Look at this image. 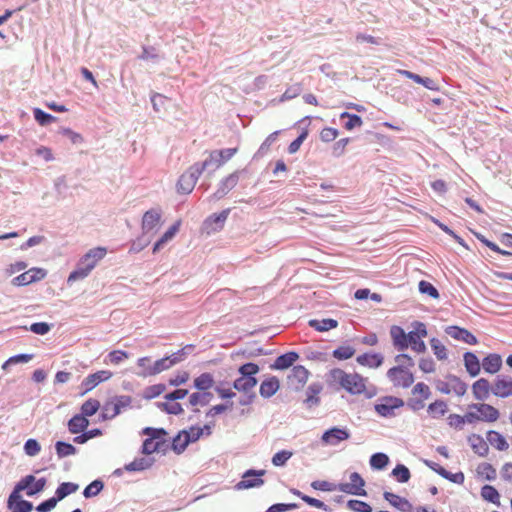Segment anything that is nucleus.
I'll list each match as a JSON object with an SVG mask.
<instances>
[{
  "label": "nucleus",
  "instance_id": "3c124183",
  "mask_svg": "<svg viewBox=\"0 0 512 512\" xmlns=\"http://www.w3.org/2000/svg\"><path fill=\"white\" fill-rule=\"evenodd\" d=\"M189 441L184 431L178 433V435L172 441V448L175 452L181 453L188 446Z\"/></svg>",
  "mask_w": 512,
  "mask_h": 512
},
{
  "label": "nucleus",
  "instance_id": "4c0bfd02",
  "mask_svg": "<svg viewBox=\"0 0 512 512\" xmlns=\"http://www.w3.org/2000/svg\"><path fill=\"white\" fill-rule=\"evenodd\" d=\"M137 368L139 371L137 375L142 378L151 377L152 376V361L148 356L141 357L137 360Z\"/></svg>",
  "mask_w": 512,
  "mask_h": 512
},
{
  "label": "nucleus",
  "instance_id": "4be33fe9",
  "mask_svg": "<svg viewBox=\"0 0 512 512\" xmlns=\"http://www.w3.org/2000/svg\"><path fill=\"white\" fill-rule=\"evenodd\" d=\"M492 387L488 380L481 378L472 385V392L476 400H485L489 397Z\"/></svg>",
  "mask_w": 512,
  "mask_h": 512
},
{
  "label": "nucleus",
  "instance_id": "58836bf2",
  "mask_svg": "<svg viewBox=\"0 0 512 512\" xmlns=\"http://www.w3.org/2000/svg\"><path fill=\"white\" fill-rule=\"evenodd\" d=\"M78 488H79L78 485L75 483H71V482L61 483L55 492V496L60 501V500L64 499L66 496L76 492L78 490Z\"/></svg>",
  "mask_w": 512,
  "mask_h": 512
},
{
  "label": "nucleus",
  "instance_id": "6e6552de",
  "mask_svg": "<svg viewBox=\"0 0 512 512\" xmlns=\"http://www.w3.org/2000/svg\"><path fill=\"white\" fill-rule=\"evenodd\" d=\"M337 491L355 496L367 495L365 490V480L357 472H352L349 475L348 482L337 484Z\"/></svg>",
  "mask_w": 512,
  "mask_h": 512
},
{
  "label": "nucleus",
  "instance_id": "f3484780",
  "mask_svg": "<svg viewBox=\"0 0 512 512\" xmlns=\"http://www.w3.org/2000/svg\"><path fill=\"white\" fill-rule=\"evenodd\" d=\"M404 329L400 326L393 325L390 328V336L394 347L398 351H403L408 348V337Z\"/></svg>",
  "mask_w": 512,
  "mask_h": 512
},
{
  "label": "nucleus",
  "instance_id": "7ed1b4c3",
  "mask_svg": "<svg viewBox=\"0 0 512 512\" xmlns=\"http://www.w3.org/2000/svg\"><path fill=\"white\" fill-rule=\"evenodd\" d=\"M106 254L107 249L105 247L99 246L90 249L80 258L76 269L68 276L67 282L71 284L77 280L86 278Z\"/></svg>",
  "mask_w": 512,
  "mask_h": 512
},
{
  "label": "nucleus",
  "instance_id": "774afa93",
  "mask_svg": "<svg viewBox=\"0 0 512 512\" xmlns=\"http://www.w3.org/2000/svg\"><path fill=\"white\" fill-rule=\"evenodd\" d=\"M292 456V452L287 450H282L277 452L272 457V463L274 466H283Z\"/></svg>",
  "mask_w": 512,
  "mask_h": 512
},
{
  "label": "nucleus",
  "instance_id": "e433bc0d",
  "mask_svg": "<svg viewBox=\"0 0 512 512\" xmlns=\"http://www.w3.org/2000/svg\"><path fill=\"white\" fill-rule=\"evenodd\" d=\"M237 182H238L237 173L230 174L221 182L215 195L218 198L223 197L229 190H231L233 187L236 186Z\"/></svg>",
  "mask_w": 512,
  "mask_h": 512
},
{
  "label": "nucleus",
  "instance_id": "473e14b6",
  "mask_svg": "<svg viewBox=\"0 0 512 512\" xmlns=\"http://www.w3.org/2000/svg\"><path fill=\"white\" fill-rule=\"evenodd\" d=\"M215 384L214 377L211 373L205 372L194 379V386L200 391L211 389Z\"/></svg>",
  "mask_w": 512,
  "mask_h": 512
},
{
  "label": "nucleus",
  "instance_id": "49530a36",
  "mask_svg": "<svg viewBox=\"0 0 512 512\" xmlns=\"http://www.w3.org/2000/svg\"><path fill=\"white\" fill-rule=\"evenodd\" d=\"M448 425L456 430H462L464 425L468 423L467 412L461 416L459 414H450L448 416Z\"/></svg>",
  "mask_w": 512,
  "mask_h": 512
},
{
  "label": "nucleus",
  "instance_id": "f704fd0d",
  "mask_svg": "<svg viewBox=\"0 0 512 512\" xmlns=\"http://www.w3.org/2000/svg\"><path fill=\"white\" fill-rule=\"evenodd\" d=\"M448 411V406L443 400H436L431 403L427 408V413L431 418L439 419L443 417Z\"/></svg>",
  "mask_w": 512,
  "mask_h": 512
},
{
  "label": "nucleus",
  "instance_id": "ddd939ff",
  "mask_svg": "<svg viewBox=\"0 0 512 512\" xmlns=\"http://www.w3.org/2000/svg\"><path fill=\"white\" fill-rule=\"evenodd\" d=\"M492 393L501 398H505L512 395V378L502 376L498 377L493 386Z\"/></svg>",
  "mask_w": 512,
  "mask_h": 512
},
{
  "label": "nucleus",
  "instance_id": "393cba45",
  "mask_svg": "<svg viewBox=\"0 0 512 512\" xmlns=\"http://www.w3.org/2000/svg\"><path fill=\"white\" fill-rule=\"evenodd\" d=\"M238 149L237 148H229V149H223L219 151H214L210 153L209 161L210 164L212 162H215L218 167L222 166L227 160L231 159L236 153Z\"/></svg>",
  "mask_w": 512,
  "mask_h": 512
},
{
  "label": "nucleus",
  "instance_id": "72a5a7b5",
  "mask_svg": "<svg viewBox=\"0 0 512 512\" xmlns=\"http://www.w3.org/2000/svg\"><path fill=\"white\" fill-rule=\"evenodd\" d=\"M257 385V379L255 377L242 376L237 378L233 387L240 392H249Z\"/></svg>",
  "mask_w": 512,
  "mask_h": 512
},
{
  "label": "nucleus",
  "instance_id": "680f3d73",
  "mask_svg": "<svg viewBox=\"0 0 512 512\" xmlns=\"http://www.w3.org/2000/svg\"><path fill=\"white\" fill-rule=\"evenodd\" d=\"M481 495L484 499L492 502V503H498L499 502V493L498 491L490 485H485L481 490Z\"/></svg>",
  "mask_w": 512,
  "mask_h": 512
},
{
  "label": "nucleus",
  "instance_id": "09e8293b",
  "mask_svg": "<svg viewBox=\"0 0 512 512\" xmlns=\"http://www.w3.org/2000/svg\"><path fill=\"white\" fill-rule=\"evenodd\" d=\"M392 475L397 479L400 483H406L409 481L411 474L409 469L403 465L398 464L393 470Z\"/></svg>",
  "mask_w": 512,
  "mask_h": 512
},
{
  "label": "nucleus",
  "instance_id": "a19ab883",
  "mask_svg": "<svg viewBox=\"0 0 512 512\" xmlns=\"http://www.w3.org/2000/svg\"><path fill=\"white\" fill-rule=\"evenodd\" d=\"M100 408V402L97 399L90 398L81 406V415L85 418L93 416Z\"/></svg>",
  "mask_w": 512,
  "mask_h": 512
},
{
  "label": "nucleus",
  "instance_id": "aec40b11",
  "mask_svg": "<svg viewBox=\"0 0 512 512\" xmlns=\"http://www.w3.org/2000/svg\"><path fill=\"white\" fill-rule=\"evenodd\" d=\"M412 394L415 397L419 396V399L414 400L413 408L420 409L424 407V401L430 398L431 390L428 385L419 382L413 387Z\"/></svg>",
  "mask_w": 512,
  "mask_h": 512
},
{
  "label": "nucleus",
  "instance_id": "9d476101",
  "mask_svg": "<svg viewBox=\"0 0 512 512\" xmlns=\"http://www.w3.org/2000/svg\"><path fill=\"white\" fill-rule=\"evenodd\" d=\"M145 435H148L149 438L145 439L142 445V452L144 454H152L157 451L159 448V443L155 441V439L159 438L161 435H165V431L163 429H154V428H145L143 430Z\"/></svg>",
  "mask_w": 512,
  "mask_h": 512
},
{
  "label": "nucleus",
  "instance_id": "37998d69",
  "mask_svg": "<svg viewBox=\"0 0 512 512\" xmlns=\"http://www.w3.org/2000/svg\"><path fill=\"white\" fill-rule=\"evenodd\" d=\"M229 209L223 210L219 214H214L206 220L207 225H215L213 230L221 229L229 215Z\"/></svg>",
  "mask_w": 512,
  "mask_h": 512
},
{
  "label": "nucleus",
  "instance_id": "4d7b16f0",
  "mask_svg": "<svg viewBox=\"0 0 512 512\" xmlns=\"http://www.w3.org/2000/svg\"><path fill=\"white\" fill-rule=\"evenodd\" d=\"M129 358V354L123 350H113L107 355V362L113 365H118L122 361Z\"/></svg>",
  "mask_w": 512,
  "mask_h": 512
},
{
  "label": "nucleus",
  "instance_id": "b1692460",
  "mask_svg": "<svg viewBox=\"0 0 512 512\" xmlns=\"http://www.w3.org/2000/svg\"><path fill=\"white\" fill-rule=\"evenodd\" d=\"M279 387L280 383L277 377L271 376L261 383L259 392L262 397L269 398L278 391Z\"/></svg>",
  "mask_w": 512,
  "mask_h": 512
},
{
  "label": "nucleus",
  "instance_id": "0e129e2a",
  "mask_svg": "<svg viewBox=\"0 0 512 512\" xmlns=\"http://www.w3.org/2000/svg\"><path fill=\"white\" fill-rule=\"evenodd\" d=\"M169 368H171V362L168 361L167 357L152 362V376H155Z\"/></svg>",
  "mask_w": 512,
  "mask_h": 512
},
{
  "label": "nucleus",
  "instance_id": "5fc2aeb1",
  "mask_svg": "<svg viewBox=\"0 0 512 512\" xmlns=\"http://www.w3.org/2000/svg\"><path fill=\"white\" fill-rule=\"evenodd\" d=\"M340 118H348V121L345 123V128L347 130H352L356 127H360L363 124V121L360 116L356 114H350L348 112H343L340 115Z\"/></svg>",
  "mask_w": 512,
  "mask_h": 512
},
{
  "label": "nucleus",
  "instance_id": "f03ea898",
  "mask_svg": "<svg viewBox=\"0 0 512 512\" xmlns=\"http://www.w3.org/2000/svg\"><path fill=\"white\" fill-rule=\"evenodd\" d=\"M397 366L387 371V378L396 388H408L414 382V375L411 368L414 366L413 359L407 354H398L395 356Z\"/></svg>",
  "mask_w": 512,
  "mask_h": 512
},
{
  "label": "nucleus",
  "instance_id": "2f4dec72",
  "mask_svg": "<svg viewBox=\"0 0 512 512\" xmlns=\"http://www.w3.org/2000/svg\"><path fill=\"white\" fill-rule=\"evenodd\" d=\"M88 425V419L82 416L81 414H77L69 420L68 430L72 434H78L80 432H83L88 427Z\"/></svg>",
  "mask_w": 512,
  "mask_h": 512
},
{
  "label": "nucleus",
  "instance_id": "338daca9",
  "mask_svg": "<svg viewBox=\"0 0 512 512\" xmlns=\"http://www.w3.org/2000/svg\"><path fill=\"white\" fill-rule=\"evenodd\" d=\"M33 358L32 354H19L10 357L2 366L3 369H6L10 365L18 364V363H27Z\"/></svg>",
  "mask_w": 512,
  "mask_h": 512
},
{
  "label": "nucleus",
  "instance_id": "423d86ee",
  "mask_svg": "<svg viewBox=\"0 0 512 512\" xmlns=\"http://www.w3.org/2000/svg\"><path fill=\"white\" fill-rule=\"evenodd\" d=\"M46 486V479L40 478L38 480L35 479L33 475H27L22 478L17 485L13 493L9 496L8 505L11 507L13 500L18 498V493L20 491L26 490V494L28 496H33L39 492H41Z\"/></svg>",
  "mask_w": 512,
  "mask_h": 512
},
{
  "label": "nucleus",
  "instance_id": "7c9ffc66",
  "mask_svg": "<svg viewBox=\"0 0 512 512\" xmlns=\"http://www.w3.org/2000/svg\"><path fill=\"white\" fill-rule=\"evenodd\" d=\"M487 441L495 449L499 451H506L509 448V444L506 439L498 432L490 430L487 433Z\"/></svg>",
  "mask_w": 512,
  "mask_h": 512
},
{
  "label": "nucleus",
  "instance_id": "603ef678",
  "mask_svg": "<svg viewBox=\"0 0 512 512\" xmlns=\"http://www.w3.org/2000/svg\"><path fill=\"white\" fill-rule=\"evenodd\" d=\"M33 114H34V118L35 120L41 125V126H45V125H48L52 122H55L56 121V117H54L53 115L51 114H48L46 112H44L43 110H41L40 108H35L33 110Z\"/></svg>",
  "mask_w": 512,
  "mask_h": 512
},
{
  "label": "nucleus",
  "instance_id": "a18cd8bd",
  "mask_svg": "<svg viewBox=\"0 0 512 512\" xmlns=\"http://www.w3.org/2000/svg\"><path fill=\"white\" fill-rule=\"evenodd\" d=\"M430 345L438 360L443 361L447 359V349L445 345L441 343L440 340L433 338L430 340Z\"/></svg>",
  "mask_w": 512,
  "mask_h": 512
},
{
  "label": "nucleus",
  "instance_id": "20e7f679",
  "mask_svg": "<svg viewBox=\"0 0 512 512\" xmlns=\"http://www.w3.org/2000/svg\"><path fill=\"white\" fill-rule=\"evenodd\" d=\"M500 417L498 409L486 403L471 404L468 406L467 418L468 423L473 424L476 422H496Z\"/></svg>",
  "mask_w": 512,
  "mask_h": 512
},
{
  "label": "nucleus",
  "instance_id": "f8f14e48",
  "mask_svg": "<svg viewBox=\"0 0 512 512\" xmlns=\"http://www.w3.org/2000/svg\"><path fill=\"white\" fill-rule=\"evenodd\" d=\"M309 371L301 365L294 366L288 376V383L295 389L302 388L308 380Z\"/></svg>",
  "mask_w": 512,
  "mask_h": 512
},
{
  "label": "nucleus",
  "instance_id": "bb28decb",
  "mask_svg": "<svg viewBox=\"0 0 512 512\" xmlns=\"http://www.w3.org/2000/svg\"><path fill=\"white\" fill-rule=\"evenodd\" d=\"M180 226L181 220H177L154 244L153 253L158 252L167 242L172 240L174 236L178 233Z\"/></svg>",
  "mask_w": 512,
  "mask_h": 512
},
{
  "label": "nucleus",
  "instance_id": "39448f33",
  "mask_svg": "<svg viewBox=\"0 0 512 512\" xmlns=\"http://www.w3.org/2000/svg\"><path fill=\"white\" fill-rule=\"evenodd\" d=\"M210 165L209 160L203 163H195L185 173H183L177 183V191L182 194H189L193 191L198 178L204 170Z\"/></svg>",
  "mask_w": 512,
  "mask_h": 512
},
{
  "label": "nucleus",
  "instance_id": "f257e3e1",
  "mask_svg": "<svg viewBox=\"0 0 512 512\" xmlns=\"http://www.w3.org/2000/svg\"><path fill=\"white\" fill-rule=\"evenodd\" d=\"M329 378L332 383L352 395L364 394L372 397L376 394V388L368 385V379L358 373H347L340 368H334L330 371Z\"/></svg>",
  "mask_w": 512,
  "mask_h": 512
},
{
  "label": "nucleus",
  "instance_id": "4468645a",
  "mask_svg": "<svg viewBox=\"0 0 512 512\" xmlns=\"http://www.w3.org/2000/svg\"><path fill=\"white\" fill-rule=\"evenodd\" d=\"M445 332L453 339L463 341L470 345L477 344V338L467 329L458 326H449Z\"/></svg>",
  "mask_w": 512,
  "mask_h": 512
},
{
  "label": "nucleus",
  "instance_id": "e2e57ef3",
  "mask_svg": "<svg viewBox=\"0 0 512 512\" xmlns=\"http://www.w3.org/2000/svg\"><path fill=\"white\" fill-rule=\"evenodd\" d=\"M419 291L422 294H427L433 299L439 298L438 290L428 281L422 280L419 282Z\"/></svg>",
  "mask_w": 512,
  "mask_h": 512
},
{
  "label": "nucleus",
  "instance_id": "c9c22d12",
  "mask_svg": "<svg viewBox=\"0 0 512 512\" xmlns=\"http://www.w3.org/2000/svg\"><path fill=\"white\" fill-rule=\"evenodd\" d=\"M309 326L319 332H325L336 328L338 326V322L331 318L322 320L312 319L309 321Z\"/></svg>",
  "mask_w": 512,
  "mask_h": 512
},
{
  "label": "nucleus",
  "instance_id": "052dcab7",
  "mask_svg": "<svg viewBox=\"0 0 512 512\" xmlns=\"http://www.w3.org/2000/svg\"><path fill=\"white\" fill-rule=\"evenodd\" d=\"M103 489V483L100 480H94L83 491L85 498H90L98 495Z\"/></svg>",
  "mask_w": 512,
  "mask_h": 512
},
{
  "label": "nucleus",
  "instance_id": "c03bdc74",
  "mask_svg": "<svg viewBox=\"0 0 512 512\" xmlns=\"http://www.w3.org/2000/svg\"><path fill=\"white\" fill-rule=\"evenodd\" d=\"M354 354L355 349L350 345L339 346L332 353L333 357L336 358L337 360H348L352 358Z\"/></svg>",
  "mask_w": 512,
  "mask_h": 512
},
{
  "label": "nucleus",
  "instance_id": "9b49d317",
  "mask_svg": "<svg viewBox=\"0 0 512 512\" xmlns=\"http://www.w3.org/2000/svg\"><path fill=\"white\" fill-rule=\"evenodd\" d=\"M265 474L264 470L255 471L248 470L242 477V480L237 483V489H249L253 487L261 486L264 481L261 479V476Z\"/></svg>",
  "mask_w": 512,
  "mask_h": 512
},
{
  "label": "nucleus",
  "instance_id": "6ab92c4d",
  "mask_svg": "<svg viewBox=\"0 0 512 512\" xmlns=\"http://www.w3.org/2000/svg\"><path fill=\"white\" fill-rule=\"evenodd\" d=\"M383 496L386 501H388L393 507L397 508L398 510L402 512L413 511L412 504L406 498H403L397 494L387 491L384 492Z\"/></svg>",
  "mask_w": 512,
  "mask_h": 512
},
{
  "label": "nucleus",
  "instance_id": "ea45409f",
  "mask_svg": "<svg viewBox=\"0 0 512 512\" xmlns=\"http://www.w3.org/2000/svg\"><path fill=\"white\" fill-rule=\"evenodd\" d=\"M292 492H293V494H295L296 496L301 498L308 505L318 508V509H323L325 511H330V508L324 502H322L316 498L310 497L308 495H305L302 492H300L299 490H293Z\"/></svg>",
  "mask_w": 512,
  "mask_h": 512
},
{
  "label": "nucleus",
  "instance_id": "1a4fd4ad",
  "mask_svg": "<svg viewBox=\"0 0 512 512\" xmlns=\"http://www.w3.org/2000/svg\"><path fill=\"white\" fill-rule=\"evenodd\" d=\"M404 404L403 400L393 396H385L378 400L375 404V411L383 416L389 417L394 414V410L402 407Z\"/></svg>",
  "mask_w": 512,
  "mask_h": 512
},
{
  "label": "nucleus",
  "instance_id": "c85d7f7f",
  "mask_svg": "<svg viewBox=\"0 0 512 512\" xmlns=\"http://www.w3.org/2000/svg\"><path fill=\"white\" fill-rule=\"evenodd\" d=\"M414 330L410 331L407 334L408 337V347L414 345L419 340L425 338L427 336L426 325L422 322H415L413 324Z\"/></svg>",
  "mask_w": 512,
  "mask_h": 512
},
{
  "label": "nucleus",
  "instance_id": "de8ad7c7",
  "mask_svg": "<svg viewBox=\"0 0 512 512\" xmlns=\"http://www.w3.org/2000/svg\"><path fill=\"white\" fill-rule=\"evenodd\" d=\"M389 462V458L384 453H375L370 458V465L373 469H384Z\"/></svg>",
  "mask_w": 512,
  "mask_h": 512
},
{
  "label": "nucleus",
  "instance_id": "2eb2a0df",
  "mask_svg": "<svg viewBox=\"0 0 512 512\" xmlns=\"http://www.w3.org/2000/svg\"><path fill=\"white\" fill-rule=\"evenodd\" d=\"M112 376H113V374L111 371L100 370L93 374L88 375L83 380L82 385L86 391H90V390L94 389L98 384L109 380Z\"/></svg>",
  "mask_w": 512,
  "mask_h": 512
},
{
  "label": "nucleus",
  "instance_id": "bf43d9fd",
  "mask_svg": "<svg viewBox=\"0 0 512 512\" xmlns=\"http://www.w3.org/2000/svg\"><path fill=\"white\" fill-rule=\"evenodd\" d=\"M166 390L165 384L159 383L147 387L144 391V398L153 399L164 393Z\"/></svg>",
  "mask_w": 512,
  "mask_h": 512
},
{
  "label": "nucleus",
  "instance_id": "0eeeda50",
  "mask_svg": "<svg viewBox=\"0 0 512 512\" xmlns=\"http://www.w3.org/2000/svg\"><path fill=\"white\" fill-rule=\"evenodd\" d=\"M436 388L443 394H455L457 396H463L467 391V385L454 375H448L443 380H438Z\"/></svg>",
  "mask_w": 512,
  "mask_h": 512
},
{
  "label": "nucleus",
  "instance_id": "a211bd4d",
  "mask_svg": "<svg viewBox=\"0 0 512 512\" xmlns=\"http://www.w3.org/2000/svg\"><path fill=\"white\" fill-rule=\"evenodd\" d=\"M161 221V213L157 210L151 209L144 213L142 218V230L144 233H149L157 228Z\"/></svg>",
  "mask_w": 512,
  "mask_h": 512
},
{
  "label": "nucleus",
  "instance_id": "13d9d810",
  "mask_svg": "<svg viewBox=\"0 0 512 512\" xmlns=\"http://www.w3.org/2000/svg\"><path fill=\"white\" fill-rule=\"evenodd\" d=\"M161 409L169 414L178 415L183 412L182 406L175 400H165L161 403Z\"/></svg>",
  "mask_w": 512,
  "mask_h": 512
},
{
  "label": "nucleus",
  "instance_id": "69168bd1",
  "mask_svg": "<svg viewBox=\"0 0 512 512\" xmlns=\"http://www.w3.org/2000/svg\"><path fill=\"white\" fill-rule=\"evenodd\" d=\"M338 135V130L333 127H325L320 131V139L326 143L334 141Z\"/></svg>",
  "mask_w": 512,
  "mask_h": 512
},
{
  "label": "nucleus",
  "instance_id": "79ce46f5",
  "mask_svg": "<svg viewBox=\"0 0 512 512\" xmlns=\"http://www.w3.org/2000/svg\"><path fill=\"white\" fill-rule=\"evenodd\" d=\"M477 473L479 476L486 480H495L497 477L496 469L490 463H481L477 467Z\"/></svg>",
  "mask_w": 512,
  "mask_h": 512
},
{
  "label": "nucleus",
  "instance_id": "5701e85b",
  "mask_svg": "<svg viewBox=\"0 0 512 512\" xmlns=\"http://www.w3.org/2000/svg\"><path fill=\"white\" fill-rule=\"evenodd\" d=\"M298 354L296 352H288L283 355H280L276 358L274 363L270 366L272 370H284L289 368L294 364V362L298 359Z\"/></svg>",
  "mask_w": 512,
  "mask_h": 512
},
{
  "label": "nucleus",
  "instance_id": "6e6d98bb",
  "mask_svg": "<svg viewBox=\"0 0 512 512\" xmlns=\"http://www.w3.org/2000/svg\"><path fill=\"white\" fill-rule=\"evenodd\" d=\"M347 508L353 512H372V507L368 503L356 499L349 500Z\"/></svg>",
  "mask_w": 512,
  "mask_h": 512
},
{
  "label": "nucleus",
  "instance_id": "412c9836",
  "mask_svg": "<svg viewBox=\"0 0 512 512\" xmlns=\"http://www.w3.org/2000/svg\"><path fill=\"white\" fill-rule=\"evenodd\" d=\"M467 441L474 453L482 457L488 454L489 447L482 436L478 434H471L468 436Z\"/></svg>",
  "mask_w": 512,
  "mask_h": 512
},
{
  "label": "nucleus",
  "instance_id": "8fccbe9b",
  "mask_svg": "<svg viewBox=\"0 0 512 512\" xmlns=\"http://www.w3.org/2000/svg\"><path fill=\"white\" fill-rule=\"evenodd\" d=\"M55 448L56 453L60 458L74 455L76 453V448L72 444L62 441H58L55 445Z\"/></svg>",
  "mask_w": 512,
  "mask_h": 512
},
{
  "label": "nucleus",
  "instance_id": "dca6fc26",
  "mask_svg": "<svg viewBox=\"0 0 512 512\" xmlns=\"http://www.w3.org/2000/svg\"><path fill=\"white\" fill-rule=\"evenodd\" d=\"M349 437L350 433L346 429L334 427L324 432L322 441L329 445H337L341 441L347 440Z\"/></svg>",
  "mask_w": 512,
  "mask_h": 512
},
{
  "label": "nucleus",
  "instance_id": "c756f323",
  "mask_svg": "<svg viewBox=\"0 0 512 512\" xmlns=\"http://www.w3.org/2000/svg\"><path fill=\"white\" fill-rule=\"evenodd\" d=\"M502 365L501 357L497 354H489L483 359L482 366L485 372L494 374L499 371Z\"/></svg>",
  "mask_w": 512,
  "mask_h": 512
},
{
  "label": "nucleus",
  "instance_id": "cd10ccee",
  "mask_svg": "<svg viewBox=\"0 0 512 512\" xmlns=\"http://www.w3.org/2000/svg\"><path fill=\"white\" fill-rule=\"evenodd\" d=\"M464 364L467 372L475 377L480 373L481 365L478 357L472 352H466L464 354Z\"/></svg>",
  "mask_w": 512,
  "mask_h": 512
},
{
  "label": "nucleus",
  "instance_id": "864d4df0",
  "mask_svg": "<svg viewBox=\"0 0 512 512\" xmlns=\"http://www.w3.org/2000/svg\"><path fill=\"white\" fill-rule=\"evenodd\" d=\"M321 391V386L318 384L310 385L307 389L306 403L309 407L319 403L318 394Z\"/></svg>",
  "mask_w": 512,
  "mask_h": 512
},
{
  "label": "nucleus",
  "instance_id": "a878e982",
  "mask_svg": "<svg viewBox=\"0 0 512 512\" xmlns=\"http://www.w3.org/2000/svg\"><path fill=\"white\" fill-rule=\"evenodd\" d=\"M358 364L369 368H377L382 365L383 357L378 353H364L356 358Z\"/></svg>",
  "mask_w": 512,
  "mask_h": 512
}]
</instances>
